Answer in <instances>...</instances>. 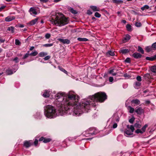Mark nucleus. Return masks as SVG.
I'll return each instance as SVG.
<instances>
[{
  "label": "nucleus",
  "mask_w": 156,
  "mask_h": 156,
  "mask_svg": "<svg viewBox=\"0 0 156 156\" xmlns=\"http://www.w3.org/2000/svg\"><path fill=\"white\" fill-rule=\"evenodd\" d=\"M72 91L68 94L59 92L55 96L54 104L58 108V112L53 106L46 105L44 108V114L50 119L54 118L59 115L65 114L79 116L84 112H88L90 110L91 105L95 106L98 102H103L107 98V96L104 92H100L94 95L90 96L87 99L78 102V96Z\"/></svg>",
  "instance_id": "nucleus-1"
},
{
  "label": "nucleus",
  "mask_w": 156,
  "mask_h": 156,
  "mask_svg": "<svg viewBox=\"0 0 156 156\" xmlns=\"http://www.w3.org/2000/svg\"><path fill=\"white\" fill-rule=\"evenodd\" d=\"M55 14L52 15L50 18V21L52 24L57 26H62L68 23V17H65L61 13Z\"/></svg>",
  "instance_id": "nucleus-2"
},
{
  "label": "nucleus",
  "mask_w": 156,
  "mask_h": 156,
  "mask_svg": "<svg viewBox=\"0 0 156 156\" xmlns=\"http://www.w3.org/2000/svg\"><path fill=\"white\" fill-rule=\"evenodd\" d=\"M98 131L95 128H90L88 130L83 133V134L86 137H88L90 135H96L98 132Z\"/></svg>",
  "instance_id": "nucleus-3"
},
{
  "label": "nucleus",
  "mask_w": 156,
  "mask_h": 156,
  "mask_svg": "<svg viewBox=\"0 0 156 156\" xmlns=\"http://www.w3.org/2000/svg\"><path fill=\"white\" fill-rule=\"evenodd\" d=\"M126 127L127 129L124 132V135L126 136L132 135L135 130L134 126L133 125H127Z\"/></svg>",
  "instance_id": "nucleus-4"
},
{
  "label": "nucleus",
  "mask_w": 156,
  "mask_h": 156,
  "mask_svg": "<svg viewBox=\"0 0 156 156\" xmlns=\"http://www.w3.org/2000/svg\"><path fill=\"white\" fill-rule=\"evenodd\" d=\"M14 67H16V69H14V70H12L9 69H8L6 71V73L7 75H11L15 73L16 70L18 69V67L17 65H15Z\"/></svg>",
  "instance_id": "nucleus-5"
},
{
  "label": "nucleus",
  "mask_w": 156,
  "mask_h": 156,
  "mask_svg": "<svg viewBox=\"0 0 156 156\" xmlns=\"http://www.w3.org/2000/svg\"><path fill=\"white\" fill-rule=\"evenodd\" d=\"M33 144L32 140H30L28 141H25L24 143V146L26 148H28Z\"/></svg>",
  "instance_id": "nucleus-6"
},
{
  "label": "nucleus",
  "mask_w": 156,
  "mask_h": 156,
  "mask_svg": "<svg viewBox=\"0 0 156 156\" xmlns=\"http://www.w3.org/2000/svg\"><path fill=\"white\" fill-rule=\"evenodd\" d=\"M51 91L50 89L45 90L43 96L45 98L48 97L50 96V94H51Z\"/></svg>",
  "instance_id": "nucleus-7"
},
{
  "label": "nucleus",
  "mask_w": 156,
  "mask_h": 156,
  "mask_svg": "<svg viewBox=\"0 0 156 156\" xmlns=\"http://www.w3.org/2000/svg\"><path fill=\"white\" fill-rule=\"evenodd\" d=\"M58 40L60 42L62 43L63 44H70V41L68 39H62L61 38H59Z\"/></svg>",
  "instance_id": "nucleus-8"
},
{
  "label": "nucleus",
  "mask_w": 156,
  "mask_h": 156,
  "mask_svg": "<svg viewBox=\"0 0 156 156\" xmlns=\"http://www.w3.org/2000/svg\"><path fill=\"white\" fill-rule=\"evenodd\" d=\"M135 111L137 114L141 115L143 113L144 110L141 107H137Z\"/></svg>",
  "instance_id": "nucleus-9"
},
{
  "label": "nucleus",
  "mask_w": 156,
  "mask_h": 156,
  "mask_svg": "<svg viewBox=\"0 0 156 156\" xmlns=\"http://www.w3.org/2000/svg\"><path fill=\"white\" fill-rule=\"evenodd\" d=\"M51 139L49 138H44L43 137L40 138L39 139V141H43L44 143H47L50 141Z\"/></svg>",
  "instance_id": "nucleus-10"
},
{
  "label": "nucleus",
  "mask_w": 156,
  "mask_h": 156,
  "mask_svg": "<svg viewBox=\"0 0 156 156\" xmlns=\"http://www.w3.org/2000/svg\"><path fill=\"white\" fill-rule=\"evenodd\" d=\"M132 56L136 59H138L141 58L142 55L139 53L135 52L132 55Z\"/></svg>",
  "instance_id": "nucleus-11"
},
{
  "label": "nucleus",
  "mask_w": 156,
  "mask_h": 156,
  "mask_svg": "<svg viewBox=\"0 0 156 156\" xmlns=\"http://www.w3.org/2000/svg\"><path fill=\"white\" fill-rule=\"evenodd\" d=\"M15 19V17L13 16H9L6 17L5 19V21L6 22H10Z\"/></svg>",
  "instance_id": "nucleus-12"
},
{
  "label": "nucleus",
  "mask_w": 156,
  "mask_h": 156,
  "mask_svg": "<svg viewBox=\"0 0 156 156\" xmlns=\"http://www.w3.org/2000/svg\"><path fill=\"white\" fill-rule=\"evenodd\" d=\"M29 12L31 14H33L35 15L37 14V12L36 10L34 7H32L30 8L29 10Z\"/></svg>",
  "instance_id": "nucleus-13"
},
{
  "label": "nucleus",
  "mask_w": 156,
  "mask_h": 156,
  "mask_svg": "<svg viewBox=\"0 0 156 156\" xmlns=\"http://www.w3.org/2000/svg\"><path fill=\"white\" fill-rule=\"evenodd\" d=\"M38 19L35 18L32 20L27 23V24L30 26H32L35 24L36 22L37 21Z\"/></svg>",
  "instance_id": "nucleus-14"
},
{
  "label": "nucleus",
  "mask_w": 156,
  "mask_h": 156,
  "mask_svg": "<svg viewBox=\"0 0 156 156\" xmlns=\"http://www.w3.org/2000/svg\"><path fill=\"white\" fill-rule=\"evenodd\" d=\"M117 70L116 69H114L110 70L109 71V73L112 74L113 76H115L117 74V73L116 72Z\"/></svg>",
  "instance_id": "nucleus-15"
},
{
  "label": "nucleus",
  "mask_w": 156,
  "mask_h": 156,
  "mask_svg": "<svg viewBox=\"0 0 156 156\" xmlns=\"http://www.w3.org/2000/svg\"><path fill=\"white\" fill-rule=\"evenodd\" d=\"M141 83L140 82L138 81H136L133 84L134 87L136 89H138L139 87L140 86Z\"/></svg>",
  "instance_id": "nucleus-16"
},
{
  "label": "nucleus",
  "mask_w": 156,
  "mask_h": 156,
  "mask_svg": "<svg viewBox=\"0 0 156 156\" xmlns=\"http://www.w3.org/2000/svg\"><path fill=\"white\" fill-rule=\"evenodd\" d=\"M15 28L13 27L10 26L8 27L7 29V31H10L11 33L13 34L14 33Z\"/></svg>",
  "instance_id": "nucleus-17"
},
{
  "label": "nucleus",
  "mask_w": 156,
  "mask_h": 156,
  "mask_svg": "<svg viewBox=\"0 0 156 156\" xmlns=\"http://www.w3.org/2000/svg\"><path fill=\"white\" fill-rule=\"evenodd\" d=\"M90 8L92 9L94 11H99L100 10V9L99 8L95 6L91 5L90 6Z\"/></svg>",
  "instance_id": "nucleus-18"
},
{
  "label": "nucleus",
  "mask_w": 156,
  "mask_h": 156,
  "mask_svg": "<svg viewBox=\"0 0 156 156\" xmlns=\"http://www.w3.org/2000/svg\"><path fill=\"white\" fill-rule=\"evenodd\" d=\"M131 102L132 103H134L136 105H139L140 103V101L137 99L133 100H132Z\"/></svg>",
  "instance_id": "nucleus-19"
},
{
  "label": "nucleus",
  "mask_w": 156,
  "mask_h": 156,
  "mask_svg": "<svg viewBox=\"0 0 156 156\" xmlns=\"http://www.w3.org/2000/svg\"><path fill=\"white\" fill-rule=\"evenodd\" d=\"M77 40L80 41H89L88 39L85 38L78 37Z\"/></svg>",
  "instance_id": "nucleus-20"
},
{
  "label": "nucleus",
  "mask_w": 156,
  "mask_h": 156,
  "mask_svg": "<svg viewBox=\"0 0 156 156\" xmlns=\"http://www.w3.org/2000/svg\"><path fill=\"white\" fill-rule=\"evenodd\" d=\"M128 110L129 111L130 113H133L134 112V109L130 106H128L127 108Z\"/></svg>",
  "instance_id": "nucleus-21"
},
{
  "label": "nucleus",
  "mask_w": 156,
  "mask_h": 156,
  "mask_svg": "<svg viewBox=\"0 0 156 156\" xmlns=\"http://www.w3.org/2000/svg\"><path fill=\"white\" fill-rule=\"evenodd\" d=\"M151 71L154 73V74H156V66H152L151 68Z\"/></svg>",
  "instance_id": "nucleus-22"
},
{
  "label": "nucleus",
  "mask_w": 156,
  "mask_h": 156,
  "mask_svg": "<svg viewBox=\"0 0 156 156\" xmlns=\"http://www.w3.org/2000/svg\"><path fill=\"white\" fill-rule=\"evenodd\" d=\"M130 36L128 34H127L125 35V37L124 38L123 41H127L130 39Z\"/></svg>",
  "instance_id": "nucleus-23"
},
{
  "label": "nucleus",
  "mask_w": 156,
  "mask_h": 156,
  "mask_svg": "<svg viewBox=\"0 0 156 156\" xmlns=\"http://www.w3.org/2000/svg\"><path fill=\"white\" fill-rule=\"evenodd\" d=\"M112 1L113 3L117 4L122 3L123 2V1L121 0H112Z\"/></svg>",
  "instance_id": "nucleus-24"
},
{
  "label": "nucleus",
  "mask_w": 156,
  "mask_h": 156,
  "mask_svg": "<svg viewBox=\"0 0 156 156\" xmlns=\"http://www.w3.org/2000/svg\"><path fill=\"white\" fill-rule=\"evenodd\" d=\"M48 53L46 52H41L39 54V55L40 57H43L47 55Z\"/></svg>",
  "instance_id": "nucleus-25"
},
{
  "label": "nucleus",
  "mask_w": 156,
  "mask_h": 156,
  "mask_svg": "<svg viewBox=\"0 0 156 156\" xmlns=\"http://www.w3.org/2000/svg\"><path fill=\"white\" fill-rule=\"evenodd\" d=\"M145 50L147 52H149L153 50L151 46H149L146 47Z\"/></svg>",
  "instance_id": "nucleus-26"
},
{
  "label": "nucleus",
  "mask_w": 156,
  "mask_h": 156,
  "mask_svg": "<svg viewBox=\"0 0 156 156\" xmlns=\"http://www.w3.org/2000/svg\"><path fill=\"white\" fill-rule=\"evenodd\" d=\"M149 8V6L147 5H145L143 6L141 8V9L142 11H144L148 9Z\"/></svg>",
  "instance_id": "nucleus-27"
},
{
  "label": "nucleus",
  "mask_w": 156,
  "mask_h": 156,
  "mask_svg": "<svg viewBox=\"0 0 156 156\" xmlns=\"http://www.w3.org/2000/svg\"><path fill=\"white\" fill-rule=\"evenodd\" d=\"M129 51L128 49H123L120 50V52L122 54H126L129 52Z\"/></svg>",
  "instance_id": "nucleus-28"
},
{
  "label": "nucleus",
  "mask_w": 156,
  "mask_h": 156,
  "mask_svg": "<svg viewBox=\"0 0 156 156\" xmlns=\"http://www.w3.org/2000/svg\"><path fill=\"white\" fill-rule=\"evenodd\" d=\"M107 55H109L112 56H114L115 55L114 52L111 51H108L106 53Z\"/></svg>",
  "instance_id": "nucleus-29"
},
{
  "label": "nucleus",
  "mask_w": 156,
  "mask_h": 156,
  "mask_svg": "<svg viewBox=\"0 0 156 156\" xmlns=\"http://www.w3.org/2000/svg\"><path fill=\"white\" fill-rule=\"evenodd\" d=\"M137 51H138L141 52L142 54H144V50H143L142 48H141L140 46H138Z\"/></svg>",
  "instance_id": "nucleus-30"
},
{
  "label": "nucleus",
  "mask_w": 156,
  "mask_h": 156,
  "mask_svg": "<svg viewBox=\"0 0 156 156\" xmlns=\"http://www.w3.org/2000/svg\"><path fill=\"white\" fill-rule=\"evenodd\" d=\"M144 77L145 80H148L150 79V75L149 73H147L144 75Z\"/></svg>",
  "instance_id": "nucleus-31"
},
{
  "label": "nucleus",
  "mask_w": 156,
  "mask_h": 156,
  "mask_svg": "<svg viewBox=\"0 0 156 156\" xmlns=\"http://www.w3.org/2000/svg\"><path fill=\"white\" fill-rule=\"evenodd\" d=\"M141 125L138 122H136L134 124V126L137 128H140L141 127Z\"/></svg>",
  "instance_id": "nucleus-32"
},
{
  "label": "nucleus",
  "mask_w": 156,
  "mask_h": 156,
  "mask_svg": "<svg viewBox=\"0 0 156 156\" xmlns=\"http://www.w3.org/2000/svg\"><path fill=\"white\" fill-rule=\"evenodd\" d=\"M112 121L113 122L114 121H115L116 122H118L119 121V118H116L115 117V115H114L112 117Z\"/></svg>",
  "instance_id": "nucleus-33"
},
{
  "label": "nucleus",
  "mask_w": 156,
  "mask_h": 156,
  "mask_svg": "<svg viewBox=\"0 0 156 156\" xmlns=\"http://www.w3.org/2000/svg\"><path fill=\"white\" fill-rule=\"evenodd\" d=\"M126 28L128 31H131L132 30L131 26L129 24H127L126 25Z\"/></svg>",
  "instance_id": "nucleus-34"
},
{
  "label": "nucleus",
  "mask_w": 156,
  "mask_h": 156,
  "mask_svg": "<svg viewBox=\"0 0 156 156\" xmlns=\"http://www.w3.org/2000/svg\"><path fill=\"white\" fill-rule=\"evenodd\" d=\"M59 69L62 71L64 73L66 74H67V72L64 69L62 68L61 67H58Z\"/></svg>",
  "instance_id": "nucleus-35"
},
{
  "label": "nucleus",
  "mask_w": 156,
  "mask_h": 156,
  "mask_svg": "<svg viewBox=\"0 0 156 156\" xmlns=\"http://www.w3.org/2000/svg\"><path fill=\"white\" fill-rule=\"evenodd\" d=\"M147 126V124H145L144 126L141 129L143 133L146 130V127Z\"/></svg>",
  "instance_id": "nucleus-36"
},
{
  "label": "nucleus",
  "mask_w": 156,
  "mask_h": 156,
  "mask_svg": "<svg viewBox=\"0 0 156 156\" xmlns=\"http://www.w3.org/2000/svg\"><path fill=\"white\" fill-rule=\"evenodd\" d=\"M146 59L147 60H149L151 61H153L154 60L153 57V56L151 57H147L146 58Z\"/></svg>",
  "instance_id": "nucleus-37"
},
{
  "label": "nucleus",
  "mask_w": 156,
  "mask_h": 156,
  "mask_svg": "<svg viewBox=\"0 0 156 156\" xmlns=\"http://www.w3.org/2000/svg\"><path fill=\"white\" fill-rule=\"evenodd\" d=\"M36 115H35V117L37 119H40L41 117L40 113L39 112H37L36 114Z\"/></svg>",
  "instance_id": "nucleus-38"
},
{
  "label": "nucleus",
  "mask_w": 156,
  "mask_h": 156,
  "mask_svg": "<svg viewBox=\"0 0 156 156\" xmlns=\"http://www.w3.org/2000/svg\"><path fill=\"white\" fill-rule=\"evenodd\" d=\"M70 11L71 12L74 14H76L77 13V11L76 10H74L73 8H71L70 9Z\"/></svg>",
  "instance_id": "nucleus-39"
},
{
  "label": "nucleus",
  "mask_w": 156,
  "mask_h": 156,
  "mask_svg": "<svg viewBox=\"0 0 156 156\" xmlns=\"http://www.w3.org/2000/svg\"><path fill=\"white\" fill-rule=\"evenodd\" d=\"M38 54V52L36 51L32 52L30 54V55L33 56H35Z\"/></svg>",
  "instance_id": "nucleus-40"
},
{
  "label": "nucleus",
  "mask_w": 156,
  "mask_h": 156,
  "mask_svg": "<svg viewBox=\"0 0 156 156\" xmlns=\"http://www.w3.org/2000/svg\"><path fill=\"white\" fill-rule=\"evenodd\" d=\"M151 46L153 50H156V42L153 44Z\"/></svg>",
  "instance_id": "nucleus-41"
},
{
  "label": "nucleus",
  "mask_w": 156,
  "mask_h": 156,
  "mask_svg": "<svg viewBox=\"0 0 156 156\" xmlns=\"http://www.w3.org/2000/svg\"><path fill=\"white\" fill-rule=\"evenodd\" d=\"M15 44L16 45H19L21 44V42L20 41L17 39L15 40Z\"/></svg>",
  "instance_id": "nucleus-42"
},
{
  "label": "nucleus",
  "mask_w": 156,
  "mask_h": 156,
  "mask_svg": "<svg viewBox=\"0 0 156 156\" xmlns=\"http://www.w3.org/2000/svg\"><path fill=\"white\" fill-rule=\"evenodd\" d=\"M53 45V44L52 43L47 44H43V46L45 47H50L52 46Z\"/></svg>",
  "instance_id": "nucleus-43"
},
{
  "label": "nucleus",
  "mask_w": 156,
  "mask_h": 156,
  "mask_svg": "<svg viewBox=\"0 0 156 156\" xmlns=\"http://www.w3.org/2000/svg\"><path fill=\"white\" fill-rule=\"evenodd\" d=\"M135 120V118L134 116L132 117L129 119V122L130 123H133Z\"/></svg>",
  "instance_id": "nucleus-44"
},
{
  "label": "nucleus",
  "mask_w": 156,
  "mask_h": 156,
  "mask_svg": "<svg viewBox=\"0 0 156 156\" xmlns=\"http://www.w3.org/2000/svg\"><path fill=\"white\" fill-rule=\"evenodd\" d=\"M135 26L137 27H140L141 26V24L140 22H136L135 24Z\"/></svg>",
  "instance_id": "nucleus-45"
},
{
  "label": "nucleus",
  "mask_w": 156,
  "mask_h": 156,
  "mask_svg": "<svg viewBox=\"0 0 156 156\" xmlns=\"http://www.w3.org/2000/svg\"><path fill=\"white\" fill-rule=\"evenodd\" d=\"M94 16L97 18H100L101 16V15L98 12H96L95 13Z\"/></svg>",
  "instance_id": "nucleus-46"
},
{
  "label": "nucleus",
  "mask_w": 156,
  "mask_h": 156,
  "mask_svg": "<svg viewBox=\"0 0 156 156\" xmlns=\"http://www.w3.org/2000/svg\"><path fill=\"white\" fill-rule=\"evenodd\" d=\"M135 132L136 133L138 134L139 133H140L141 134H143V133L142 132L141 130L140 129H136L135 131Z\"/></svg>",
  "instance_id": "nucleus-47"
},
{
  "label": "nucleus",
  "mask_w": 156,
  "mask_h": 156,
  "mask_svg": "<svg viewBox=\"0 0 156 156\" xmlns=\"http://www.w3.org/2000/svg\"><path fill=\"white\" fill-rule=\"evenodd\" d=\"M12 61H14L16 63H17L19 62V59L17 57H16L13 59Z\"/></svg>",
  "instance_id": "nucleus-48"
},
{
  "label": "nucleus",
  "mask_w": 156,
  "mask_h": 156,
  "mask_svg": "<svg viewBox=\"0 0 156 156\" xmlns=\"http://www.w3.org/2000/svg\"><path fill=\"white\" fill-rule=\"evenodd\" d=\"M136 80L138 81V82H140L142 80L141 77L140 76H138L136 78Z\"/></svg>",
  "instance_id": "nucleus-49"
},
{
  "label": "nucleus",
  "mask_w": 156,
  "mask_h": 156,
  "mask_svg": "<svg viewBox=\"0 0 156 156\" xmlns=\"http://www.w3.org/2000/svg\"><path fill=\"white\" fill-rule=\"evenodd\" d=\"M29 55H30V54H29V51H28L24 55V56L23 58V59H25L26 58L28 57Z\"/></svg>",
  "instance_id": "nucleus-50"
},
{
  "label": "nucleus",
  "mask_w": 156,
  "mask_h": 156,
  "mask_svg": "<svg viewBox=\"0 0 156 156\" xmlns=\"http://www.w3.org/2000/svg\"><path fill=\"white\" fill-rule=\"evenodd\" d=\"M51 37V34L49 33H47L45 35V37L46 39L49 38Z\"/></svg>",
  "instance_id": "nucleus-51"
},
{
  "label": "nucleus",
  "mask_w": 156,
  "mask_h": 156,
  "mask_svg": "<svg viewBox=\"0 0 156 156\" xmlns=\"http://www.w3.org/2000/svg\"><path fill=\"white\" fill-rule=\"evenodd\" d=\"M124 76L125 77V78H130L131 77L127 73L124 74Z\"/></svg>",
  "instance_id": "nucleus-52"
},
{
  "label": "nucleus",
  "mask_w": 156,
  "mask_h": 156,
  "mask_svg": "<svg viewBox=\"0 0 156 156\" xmlns=\"http://www.w3.org/2000/svg\"><path fill=\"white\" fill-rule=\"evenodd\" d=\"M50 56L49 55H48L45 56L44 58V60H49L50 58Z\"/></svg>",
  "instance_id": "nucleus-53"
},
{
  "label": "nucleus",
  "mask_w": 156,
  "mask_h": 156,
  "mask_svg": "<svg viewBox=\"0 0 156 156\" xmlns=\"http://www.w3.org/2000/svg\"><path fill=\"white\" fill-rule=\"evenodd\" d=\"M109 81L111 83H112L114 80L113 78L112 77H110L108 78Z\"/></svg>",
  "instance_id": "nucleus-54"
},
{
  "label": "nucleus",
  "mask_w": 156,
  "mask_h": 156,
  "mask_svg": "<svg viewBox=\"0 0 156 156\" xmlns=\"http://www.w3.org/2000/svg\"><path fill=\"white\" fill-rule=\"evenodd\" d=\"M125 62L127 63H130V59L129 58H127L125 60Z\"/></svg>",
  "instance_id": "nucleus-55"
},
{
  "label": "nucleus",
  "mask_w": 156,
  "mask_h": 156,
  "mask_svg": "<svg viewBox=\"0 0 156 156\" xmlns=\"http://www.w3.org/2000/svg\"><path fill=\"white\" fill-rule=\"evenodd\" d=\"M117 126V124L116 123H114L112 125V128L114 129L116 128Z\"/></svg>",
  "instance_id": "nucleus-56"
},
{
  "label": "nucleus",
  "mask_w": 156,
  "mask_h": 156,
  "mask_svg": "<svg viewBox=\"0 0 156 156\" xmlns=\"http://www.w3.org/2000/svg\"><path fill=\"white\" fill-rule=\"evenodd\" d=\"M5 41V39L2 38V37H1L0 36V42L1 43H3Z\"/></svg>",
  "instance_id": "nucleus-57"
},
{
  "label": "nucleus",
  "mask_w": 156,
  "mask_h": 156,
  "mask_svg": "<svg viewBox=\"0 0 156 156\" xmlns=\"http://www.w3.org/2000/svg\"><path fill=\"white\" fill-rule=\"evenodd\" d=\"M38 141L36 139L35 140V141L34 142V144L35 146H36L37 145V144H38Z\"/></svg>",
  "instance_id": "nucleus-58"
},
{
  "label": "nucleus",
  "mask_w": 156,
  "mask_h": 156,
  "mask_svg": "<svg viewBox=\"0 0 156 156\" xmlns=\"http://www.w3.org/2000/svg\"><path fill=\"white\" fill-rule=\"evenodd\" d=\"M87 13L89 15H90L92 14V12H91L90 10H88L87 11Z\"/></svg>",
  "instance_id": "nucleus-59"
},
{
  "label": "nucleus",
  "mask_w": 156,
  "mask_h": 156,
  "mask_svg": "<svg viewBox=\"0 0 156 156\" xmlns=\"http://www.w3.org/2000/svg\"><path fill=\"white\" fill-rule=\"evenodd\" d=\"M41 2L43 3H46L49 0H40Z\"/></svg>",
  "instance_id": "nucleus-60"
},
{
  "label": "nucleus",
  "mask_w": 156,
  "mask_h": 156,
  "mask_svg": "<svg viewBox=\"0 0 156 156\" xmlns=\"http://www.w3.org/2000/svg\"><path fill=\"white\" fill-rule=\"evenodd\" d=\"M18 27L20 28H23L24 27V25L22 24H20L18 25Z\"/></svg>",
  "instance_id": "nucleus-61"
},
{
  "label": "nucleus",
  "mask_w": 156,
  "mask_h": 156,
  "mask_svg": "<svg viewBox=\"0 0 156 156\" xmlns=\"http://www.w3.org/2000/svg\"><path fill=\"white\" fill-rule=\"evenodd\" d=\"M92 138H85V139H82V140H91L92 139Z\"/></svg>",
  "instance_id": "nucleus-62"
},
{
  "label": "nucleus",
  "mask_w": 156,
  "mask_h": 156,
  "mask_svg": "<svg viewBox=\"0 0 156 156\" xmlns=\"http://www.w3.org/2000/svg\"><path fill=\"white\" fill-rule=\"evenodd\" d=\"M4 71V69H2L0 71V76L3 73Z\"/></svg>",
  "instance_id": "nucleus-63"
},
{
  "label": "nucleus",
  "mask_w": 156,
  "mask_h": 156,
  "mask_svg": "<svg viewBox=\"0 0 156 156\" xmlns=\"http://www.w3.org/2000/svg\"><path fill=\"white\" fill-rule=\"evenodd\" d=\"M5 6H3L0 7V11H1L2 9H4L5 8Z\"/></svg>",
  "instance_id": "nucleus-64"
}]
</instances>
